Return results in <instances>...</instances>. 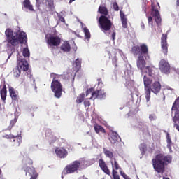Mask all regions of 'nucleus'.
<instances>
[{
    "label": "nucleus",
    "instance_id": "obj_1",
    "mask_svg": "<svg viewBox=\"0 0 179 179\" xmlns=\"http://www.w3.org/2000/svg\"><path fill=\"white\" fill-rule=\"evenodd\" d=\"M8 48L17 47L18 44H27V34L24 31L18 30L13 32L12 29L8 28L5 31Z\"/></svg>",
    "mask_w": 179,
    "mask_h": 179
},
{
    "label": "nucleus",
    "instance_id": "obj_2",
    "mask_svg": "<svg viewBox=\"0 0 179 179\" xmlns=\"http://www.w3.org/2000/svg\"><path fill=\"white\" fill-rule=\"evenodd\" d=\"M144 83V92L145 94L146 101H150V94H159L160 90H162V84L159 82V80H153L146 75L143 76Z\"/></svg>",
    "mask_w": 179,
    "mask_h": 179
},
{
    "label": "nucleus",
    "instance_id": "obj_3",
    "mask_svg": "<svg viewBox=\"0 0 179 179\" xmlns=\"http://www.w3.org/2000/svg\"><path fill=\"white\" fill-rule=\"evenodd\" d=\"M131 51L134 57H138V55L136 61L137 68L140 71H143L145 66H146V61L143 55H149V48H148V45L143 43L141 45H134L131 48Z\"/></svg>",
    "mask_w": 179,
    "mask_h": 179
},
{
    "label": "nucleus",
    "instance_id": "obj_4",
    "mask_svg": "<svg viewBox=\"0 0 179 179\" xmlns=\"http://www.w3.org/2000/svg\"><path fill=\"white\" fill-rule=\"evenodd\" d=\"M154 170L159 174L166 171V163H171V156H164L163 154H158L152 159Z\"/></svg>",
    "mask_w": 179,
    "mask_h": 179
},
{
    "label": "nucleus",
    "instance_id": "obj_5",
    "mask_svg": "<svg viewBox=\"0 0 179 179\" xmlns=\"http://www.w3.org/2000/svg\"><path fill=\"white\" fill-rule=\"evenodd\" d=\"M33 160L29 157H25L22 159V170L25 172L26 176H28L30 179H37L38 177V173L36 171V168L33 166Z\"/></svg>",
    "mask_w": 179,
    "mask_h": 179
},
{
    "label": "nucleus",
    "instance_id": "obj_6",
    "mask_svg": "<svg viewBox=\"0 0 179 179\" xmlns=\"http://www.w3.org/2000/svg\"><path fill=\"white\" fill-rule=\"evenodd\" d=\"M99 27L103 33L110 31L113 27V22L110 20V16L101 15L99 19Z\"/></svg>",
    "mask_w": 179,
    "mask_h": 179
},
{
    "label": "nucleus",
    "instance_id": "obj_7",
    "mask_svg": "<svg viewBox=\"0 0 179 179\" xmlns=\"http://www.w3.org/2000/svg\"><path fill=\"white\" fill-rule=\"evenodd\" d=\"M151 8L150 15L152 17H155V21L159 26V24L162 23V17H160V13L159 12V9H160V4H159V3H152L151 4Z\"/></svg>",
    "mask_w": 179,
    "mask_h": 179
},
{
    "label": "nucleus",
    "instance_id": "obj_8",
    "mask_svg": "<svg viewBox=\"0 0 179 179\" xmlns=\"http://www.w3.org/2000/svg\"><path fill=\"white\" fill-rule=\"evenodd\" d=\"M80 168V162L78 160L73 162L72 163L68 164L64 168L62 174H72L78 171Z\"/></svg>",
    "mask_w": 179,
    "mask_h": 179
},
{
    "label": "nucleus",
    "instance_id": "obj_9",
    "mask_svg": "<svg viewBox=\"0 0 179 179\" xmlns=\"http://www.w3.org/2000/svg\"><path fill=\"white\" fill-rule=\"evenodd\" d=\"M51 89L57 99L61 98V96H62V85L59 81L54 78L51 83Z\"/></svg>",
    "mask_w": 179,
    "mask_h": 179
},
{
    "label": "nucleus",
    "instance_id": "obj_10",
    "mask_svg": "<svg viewBox=\"0 0 179 179\" xmlns=\"http://www.w3.org/2000/svg\"><path fill=\"white\" fill-rule=\"evenodd\" d=\"M45 40L49 47H58L61 45V37L57 35L45 36Z\"/></svg>",
    "mask_w": 179,
    "mask_h": 179
},
{
    "label": "nucleus",
    "instance_id": "obj_11",
    "mask_svg": "<svg viewBox=\"0 0 179 179\" xmlns=\"http://www.w3.org/2000/svg\"><path fill=\"white\" fill-rule=\"evenodd\" d=\"M145 73L148 74L150 79L154 80H159V76L156 74L157 72V69L155 66H147L145 68Z\"/></svg>",
    "mask_w": 179,
    "mask_h": 179
},
{
    "label": "nucleus",
    "instance_id": "obj_12",
    "mask_svg": "<svg viewBox=\"0 0 179 179\" xmlns=\"http://www.w3.org/2000/svg\"><path fill=\"white\" fill-rule=\"evenodd\" d=\"M8 91L10 97L11 98L12 103L14 104H16V103H19V100L20 97L19 96V92L16 90H15V88L13 87H8Z\"/></svg>",
    "mask_w": 179,
    "mask_h": 179
},
{
    "label": "nucleus",
    "instance_id": "obj_13",
    "mask_svg": "<svg viewBox=\"0 0 179 179\" xmlns=\"http://www.w3.org/2000/svg\"><path fill=\"white\" fill-rule=\"evenodd\" d=\"M161 47L165 55L169 52V43H167V34H163L161 37Z\"/></svg>",
    "mask_w": 179,
    "mask_h": 179
},
{
    "label": "nucleus",
    "instance_id": "obj_14",
    "mask_svg": "<svg viewBox=\"0 0 179 179\" xmlns=\"http://www.w3.org/2000/svg\"><path fill=\"white\" fill-rule=\"evenodd\" d=\"M113 170H112V176L113 177V179H120V175H118V172L117 170H120L121 168L120 166V164H118V162H117V159H114V162H111Z\"/></svg>",
    "mask_w": 179,
    "mask_h": 179
},
{
    "label": "nucleus",
    "instance_id": "obj_15",
    "mask_svg": "<svg viewBox=\"0 0 179 179\" xmlns=\"http://www.w3.org/2000/svg\"><path fill=\"white\" fill-rule=\"evenodd\" d=\"M159 69L161 72H163L164 73H170V64L167 61L164 60V59H162L159 62Z\"/></svg>",
    "mask_w": 179,
    "mask_h": 179
},
{
    "label": "nucleus",
    "instance_id": "obj_16",
    "mask_svg": "<svg viewBox=\"0 0 179 179\" xmlns=\"http://www.w3.org/2000/svg\"><path fill=\"white\" fill-rule=\"evenodd\" d=\"M99 166L101 170H102V171H103V173H105V174H107L108 176H110L111 172L110 171V169H108V166H107V163H106V161H104V159H103L102 158H101L99 160Z\"/></svg>",
    "mask_w": 179,
    "mask_h": 179
},
{
    "label": "nucleus",
    "instance_id": "obj_17",
    "mask_svg": "<svg viewBox=\"0 0 179 179\" xmlns=\"http://www.w3.org/2000/svg\"><path fill=\"white\" fill-rule=\"evenodd\" d=\"M92 97L94 100H96V99L102 100V99H106V92L103 90H96L92 93Z\"/></svg>",
    "mask_w": 179,
    "mask_h": 179
},
{
    "label": "nucleus",
    "instance_id": "obj_18",
    "mask_svg": "<svg viewBox=\"0 0 179 179\" xmlns=\"http://www.w3.org/2000/svg\"><path fill=\"white\" fill-rule=\"evenodd\" d=\"M18 61V64L17 66H19L20 69H22L24 72H27L29 71V62H27L26 59H21Z\"/></svg>",
    "mask_w": 179,
    "mask_h": 179
},
{
    "label": "nucleus",
    "instance_id": "obj_19",
    "mask_svg": "<svg viewBox=\"0 0 179 179\" xmlns=\"http://www.w3.org/2000/svg\"><path fill=\"white\" fill-rule=\"evenodd\" d=\"M55 153L60 159H65L68 156V151L64 148H56Z\"/></svg>",
    "mask_w": 179,
    "mask_h": 179
},
{
    "label": "nucleus",
    "instance_id": "obj_20",
    "mask_svg": "<svg viewBox=\"0 0 179 179\" xmlns=\"http://www.w3.org/2000/svg\"><path fill=\"white\" fill-rule=\"evenodd\" d=\"M109 141L112 143V145H115L117 142H120L121 141V138H120V136L117 132L113 131L110 136V138H109Z\"/></svg>",
    "mask_w": 179,
    "mask_h": 179
},
{
    "label": "nucleus",
    "instance_id": "obj_21",
    "mask_svg": "<svg viewBox=\"0 0 179 179\" xmlns=\"http://www.w3.org/2000/svg\"><path fill=\"white\" fill-rule=\"evenodd\" d=\"M0 94H1V100H3V102L5 103L6 100V96L8 94V90H6V84L5 83V82L3 83L2 89L0 90Z\"/></svg>",
    "mask_w": 179,
    "mask_h": 179
},
{
    "label": "nucleus",
    "instance_id": "obj_22",
    "mask_svg": "<svg viewBox=\"0 0 179 179\" xmlns=\"http://www.w3.org/2000/svg\"><path fill=\"white\" fill-rule=\"evenodd\" d=\"M120 19L122 22V26L123 29L128 27V20L125 17V14L122 11H120Z\"/></svg>",
    "mask_w": 179,
    "mask_h": 179
},
{
    "label": "nucleus",
    "instance_id": "obj_23",
    "mask_svg": "<svg viewBox=\"0 0 179 179\" xmlns=\"http://www.w3.org/2000/svg\"><path fill=\"white\" fill-rule=\"evenodd\" d=\"M60 50L63 51V52H69V51H71V45L68 41H65L60 46Z\"/></svg>",
    "mask_w": 179,
    "mask_h": 179
},
{
    "label": "nucleus",
    "instance_id": "obj_24",
    "mask_svg": "<svg viewBox=\"0 0 179 179\" xmlns=\"http://www.w3.org/2000/svg\"><path fill=\"white\" fill-rule=\"evenodd\" d=\"M22 136H13V138H12L13 146H20V143H22Z\"/></svg>",
    "mask_w": 179,
    "mask_h": 179
},
{
    "label": "nucleus",
    "instance_id": "obj_25",
    "mask_svg": "<svg viewBox=\"0 0 179 179\" xmlns=\"http://www.w3.org/2000/svg\"><path fill=\"white\" fill-rule=\"evenodd\" d=\"M98 11L101 16H108V9L106 6H100L98 8Z\"/></svg>",
    "mask_w": 179,
    "mask_h": 179
},
{
    "label": "nucleus",
    "instance_id": "obj_26",
    "mask_svg": "<svg viewBox=\"0 0 179 179\" xmlns=\"http://www.w3.org/2000/svg\"><path fill=\"white\" fill-rule=\"evenodd\" d=\"M23 6L30 10V12H36L34 8H33V5L30 3V0H24L23 2Z\"/></svg>",
    "mask_w": 179,
    "mask_h": 179
},
{
    "label": "nucleus",
    "instance_id": "obj_27",
    "mask_svg": "<svg viewBox=\"0 0 179 179\" xmlns=\"http://www.w3.org/2000/svg\"><path fill=\"white\" fill-rule=\"evenodd\" d=\"M74 64L76 72H79V71H80V68H82V59H76Z\"/></svg>",
    "mask_w": 179,
    "mask_h": 179
},
{
    "label": "nucleus",
    "instance_id": "obj_28",
    "mask_svg": "<svg viewBox=\"0 0 179 179\" xmlns=\"http://www.w3.org/2000/svg\"><path fill=\"white\" fill-rule=\"evenodd\" d=\"M94 129L96 134H106V129H104V127L98 124H95L94 127Z\"/></svg>",
    "mask_w": 179,
    "mask_h": 179
},
{
    "label": "nucleus",
    "instance_id": "obj_29",
    "mask_svg": "<svg viewBox=\"0 0 179 179\" xmlns=\"http://www.w3.org/2000/svg\"><path fill=\"white\" fill-rule=\"evenodd\" d=\"M139 149L142 156H143L148 150V145H146V143H141L139 145Z\"/></svg>",
    "mask_w": 179,
    "mask_h": 179
},
{
    "label": "nucleus",
    "instance_id": "obj_30",
    "mask_svg": "<svg viewBox=\"0 0 179 179\" xmlns=\"http://www.w3.org/2000/svg\"><path fill=\"white\" fill-rule=\"evenodd\" d=\"M22 73V69L19 68V66H16L13 69V76L15 78H19L20 76V74Z\"/></svg>",
    "mask_w": 179,
    "mask_h": 179
},
{
    "label": "nucleus",
    "instance_id": "obj_31",
    "mask_svg": "<svg viewBox=\"0 0 179 179\" xmlns=\"http://www.w3.org/2000/svg\"><path fill=\"white\" fill-rule=\"evenodd\" d=\"M83 31L85 34V37L87 38V40H90V37H92V35L90 34V31L87 27L83 28Z\"/></svg>",
    "mask_w": 179,
    "mask_h": 179
},
{
    "label": "nucleus",
    "instance_id": "obj_32",
    "mask_svg": "<svg viewBox=\"0 0 179 179\" xmlns=\"http://www.w3.org/2000/svg\"><path fill=\"white\" fill-rule=\"evenodd\" d=\"M103 153L106 157H108L109 159H113L114 157V154L113 152L107 150V148H103Z\"/></svg>",
    "mask_w": 179,
    "mask_h": 179
},
{
    "label": "nucleus",
    "instance_id": "obj_33",
    "mask_svg": "<svg viewBox=\"0 0 179 179\" xmlns=\"http://www.w3.org/2000/svg\"><path fill=\"white\" fill-rule=\"evenodd\" d=\"M46 1L48 2V8L49 10L52 12V10H54V9L55 8L54 6V0H46Z\"/></svg>",
    "mask_w": 179,
    "mask_h": 179
},
{
    "label": "nucleus",
    "instance_id": "obj_34",
    "mask_svg": "<svg viewBox=\"0 0 179 179\" xmlns=\"http://www.w3.org/2000/svg\"><path fill=\"white\" fill-rule=\"evenodd\" d=\"M83 100H85V93H81L79 94V96L77 97L76 102L78 104H80V103L83 102Z\"/></svg>",
    "mask_w": 179,
    "mask_h": 179
},
{
    "label": "nucleus",
    "instance_id": "obj_35",
    "mask_svg": "<svg viewBox=\"0 0 179 179\" xmlns=\"http://www.w3.org/2000/svg\"><path fill=\"white\" fill-rule=\"evenodd\" d=\"M22 55L24 58H30V50H29L28 48H24L22 50Z\"/></svg>",
    "mask_w": 179,
    "mask_h": 179
},
{
    "label": "nucleus",
    "instance_id": "obj_36",
    "mask_svg": "<svg viewBox=\"0 0 179 179\" xmlns=\"http://www.w3.org/2000/svg\"><path fill=\"white\" fill-rule=\"evenodd\" d=\"M93 93H94V90L93 88H90L86 91V97L89 96V94H91V97H90V100H92V99L94 98L93 97Z\"/></svg>",
    "mask_w": 179,
    "mask_h": 179
},
{
    "label": "nucleus",
    "instance_id": "obj_37",
    "mask_svg": "<svg viewBox=\"0 0 179 179\" xmlns=\"http://www.w3.org/2000/svg\"><path fill=\"white\" fill-rule=\"evenodd\" d=\"M167 148L169 150H171V145H173V143H171V138H170V136L169 134L167 135Z\"/></svg>",
    "mask_w": 179,
    "mask_h": 179
},
{
    "label": "nucleus",
    "instance_id": "obj_38",
    "mask_svg": "<svg viewBox=\"0 0 179 179\" xmlns=\"http://www.w3.org/2000/svg\"><path fill=\"white\" fill-rule=\"evenodd\" d=\"M173 121L174 124H177V122H179V110H177L176 112Z\"/></svg>",
    "mask_w": 179,
    "mask_h": 179
},
{
    "label": "nucleus",
    "instance_id": "obj_39",
    "mask_svg": "<svg viewBox=\"0 0 179 179\" xmlns=\"http://www.w3.org/2000/svg\"><path fill=\"white\" fill-rule=\"evenodd\" d=\"M16 122H17V117H15L13 120H10V126L8 128H10V129H12V128L15 127V124H16Z\"/></svg>",
    "mask_w": 179,
    "mask_h": 179
},
{
    "label": "nucleus",
    "instance_id": "obj_40",
    "mask_svg": "<svg viewBox=\"0 0 179 179\" xmlns=\"http://www.w3.org/2000/svg\"><path fill=\"white\" fill-rule=\"evenodd\" d=\"M179 104V97L176 99L172 106V110H177V105Z\"/></svg>",
    "mask_w": 179,
    "mask_h": 179
},
{
    "label": "nucleus",
    "instance_id": "obj_41",
    "mask_svg": "<svg viewBox=\"0 0 179 179\" xmlns=\"http://www.w3.org/2000/svg\"><path fill=\"white\" fill-rule=\"evenodd\" d=\"M130 86H134V81L132 80H128L126 82V87L128 88V89H131V87Z\"/></svg>",
    "mask_w": 179,
    "mask_h": 179
},
{
    "label": "nucleus",
    "instance_id": "obj_42",
    "mask_svg": "<svg viewBox=\"0 0 179 179\" xmlns=\"http://www.w3.org/2000/svg\"><path fill=\"white\" fill-rule=\"evenodd\" d=\"M113 8L116 12H118L120 10V7L118 6V3H117V2L113 3Z\"/></svg>",
    "mask_w": 179,
    "mask_h": 179
},
{
    "label": "nucleus",
    "instance_id": "obj_43",
    "mask_svg": "<svg viewBox=\"0 0 179 179\" xmlns=\"http://www.w3.org/2000/svg\"><path fill=\"white\" fill-rule=\"evenodd\" d=\"M89 100H90V98L85 99L84 101L85 107H90V101Z\"/></svg>",
    "mask_w": 179,
    "mask_h": 179
},
{
    "label": "nucleus",
    "instance_id": "obj_44",
    "mask_svg": "<svg viewBox=\"0 0 179 179\" xmlns=\"http://www.w3.org/2000/svg\"><path fill=\"white\" fill-rule=\"evenodd\" d=\"M120 176H122L123 178L124 179H131L128 175L125 173V172H123L122 171H120Z\"/></svg>",
    "mask_w": 179,
    "mask_h": 179
},
{
    "label": "nucleus",
    "instance_id": "obj_45",
    "mask_svg": "<svg viewBox=\"0 0 179 179\" xmlns=\"http://www.w3.org/2000/svg\"><path fill=\"white\" fill-rule=\"evenodd\" d=\"M148 24H151V26H153V17L152 16L148 17Z\"/></svg>",
    "mask_w": 179,
    "mask_h": 179
},
{
    "label": "nucleus",
    "instance_id": "obj_46",
    "mask_svg": "<svg viewBox=\"0 0 179 179\" xmlns=\"http://www.w3.org/2000/svg\"><path fill=\"white\" fill-rule=\"evenodd\" d=\"M4 138H6V139H10V142H12V138H13V135H12V134L6 135V136H4Z\"/></svg>",
    "mask_w": 179,
    "mask_h": 179
},
{
    "label": "nucleus",
    "instance_id": "obj_47",
    "mask_svg": "<svg viewBox=\"0 0 179 179\" xmlns=\"http://www.w3.org/2000/svg\"><path fill=\"white\" fill-rule=\"evenodd\" d=\"M59 20L62 22V23H65V18L62 16H60L59 18Z\"/></svg>",
    "mask_w": 179,
    "mask_h": 179
},
{
    "label": "nucleus",
    "instance_id": "obj_48",
    "mask_svg": "<svg viewBox=\"0 0 179 179\" xmlns=\"http://www.w3.org/2000/svg\"><path fill=\"white\" fill-rule=\"evenodd\" d=\"M98 85H103V80H101V78H98L97 79Z\"/></svg>",
    "mask_w": 179,
    "mask_h": 179
},
{
    "label": "nucleus",
    "instance_id": "obj_49",
    "mask_svg": "<svg viewBox=\"0 0 179 179\" xmlns=\"http://www.w3.org/2000/svg\"><path fill=\"white\" fill-rule=\"evenodd\" d=\"M115 36H116V33H115V31H113V33H112V40H115Z\"/></svg>",
    "mask_w": 179,
    "mask_h": 179
},
{
    "label": "nucleus",
    "instance_id": "obj_50",
    "mask_svg": "<svg viewBox=\"0 0 179 179\" xmlns=\"http://www.w3.org/2000/svg\"><path fill=\"white\" fill-rule=\"evenodd\" d=\"M25 75L27 76L28 78H31V73L30 71L25 73Z\"/></svg>",
    "mask_w": 179,
    "mask_h": 179
},
{
    "label": "nucleus",
    "instance_id": "obj_51",
    "mask_svg": "<svg viewBox=\"0 0 179 179\" xmlns=\"http://www.w3.org/2000/svg\"><path fill=\"white\" fill-rule=\"evenodd\" d=\"M149 118H150V121H153V120H155V116H153V115H150L149 116Z\"/></svg>",
    "mask_w": 179,
    "mask_h": 179
},
{
    "label": "nucleus",
    "instance_id": "obj_52",
    "mask_svg": "<svg viewBox=\"0 0 179 179\" xmlns=\"http://www.w3.org/2000/svg\"><path fill=\"white\" fill-rule=\"evenodd\" d=\"M141 29H145V24L143 22L141 23Z\"/></svg>",
    "mask_w": 179,
    "mask_h": 179
},
{
    "label": "nucleus",
    "instance_id": "obj_53",
    "mask_svg": "<svg viewBox=\"0 0 179 179\" xmlns=\"http://www.w3.org/2000/svg\"><path fill=\"white\" fill-rule=\"evenodd\" d=\"M176 6H179V0H176Z\"/></svg>",
    "mask_w": 179,
    "mask_h": 179
},
{
    "label": "nucleus",
    "instance_id": "obj_54",
    "mask_svg": "<svg viewBox=\"0 0 179 179\" xmlns=\"http://www.w3.org/2000/svg\"><path fill=\"white\" fill-rule=\"evenodd\" d=\"M1 174H2V170H1L0 169V176H1Z\"/></svg>",
    "mask_w": 179,
    "mask_h": 179
},
{
    "label": "nucleus",
    "instance_id": "obj_55",
    "mask_svg": "<svg viewBox=\"0 0 179 179\" xmlns=\"http://www.w3.org/2000/svg\"><path fill=\"white\" fill-rule=\"evenodd\" d=\"M36 6H38V8H40V5L39 4H36Z\"/></svg>",
    "mask_w": 179,
    "mask_h": 179
},
{
    "label": "nucleus",
    "instance_id": "obj_56",
    "mask_svg": "<svg viewBox=\"0 0 179 179\" xmlns=\"http://www.w3.org/2000/svg\"><path fill=\"white\" fill-rule=\"evenodd\" d=\"M75 1V0H70V2H73Z\"/></svg>",
    "mask_w": 179,
    "mask_h": 179
},
{
    "label": "nucleus",
    "instance_id": "obj_57",
    "mask_svg": "<svg viewBox=\"0 0 179 179\" xmlns=\"http://www.w3.org/2000/svg\"><path fill=\"white\" fill-rule=\"evenodd\" d=\"M52 75H54V73H51V76H52Z\"/></svg>",
    "mask_w": 179,
    "mask_h": 179
},
{
    "label": "nucleus",
    "instance_id": "obj_58",
    "mask_svg": "<svg viewBox=\"0 0 179 179\" xmlns=\"http://www.w3.org/2000/svg\"><path fill=\"white\" fill-rule=\"evenodd\" d=\"M0 108H1V103H0Z\"/></svg>",
    "mask_w": 179,
    "mask_h": 179
}]
</instances>
